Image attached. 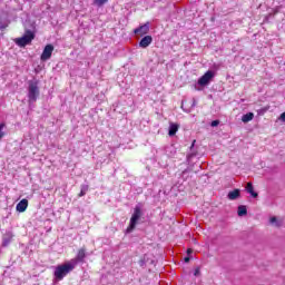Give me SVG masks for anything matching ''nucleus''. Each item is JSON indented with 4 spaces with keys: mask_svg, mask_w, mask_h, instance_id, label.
<instances>
[{
    "mask_svg": "<svg viewBox=\"0 0 285 285\" xmlns=\"http://www.w3.org/2000/svg\"><path fill=\"white\" fill-rule=\"evenodd\" d=\"M73 268H77V261H68L65 264L58 265L55 268L53 275L58 282H61L63 277L72 273Z\"/></svg>",
    "mask_w": 285,
    "mask_h": 285,
    "instance_id": "obj_1",
    "label": "nucleus"
},
{
    "mask_svg": "<svg viewBox=\"0 0 285 285\" xmlns=\"http://www.w3.org/2000/svg\"><path fill=\"white\" fill-rule=\"evenodd\" d=\"M36 33L30 29L24 30V35L20 38L14 39V43L19 46V48H26V46H30L32 40L35 39Z\"/></svg>",
    "mask_w": 285,
    "mask_h": 285,
    "instance_id": "obj_2",
    "label": "nucleus"
},
{
    "mask_svg": "<svg viewBox=\"0 0 285 285\" xmlns=\"http://www.w3.org/2000/svg\"><path fill=\"white\" fill-rule=\"evenodd\" d=\"M139 219H141V207L136 206L134 214L131 215L129 226L127 227V233H132V230H135Z\"/></svg>",
    "mask_w": 285,
    "mask_h": 285,
    "instance_id": "obj_3",
    "label": "nucleus"
},
{
    "mask_svg": "<svg viewBox=\"0 0 285 285\" xmlns=\"http://www.w3.org/2000/svg\"><path fill=\"white\" fill-rule=\"evenodd\" d=\"M213 79H215V71L208 70L198 79V86H208Z\"/></svg>",
    "mask_w": 285,
    "mask_h": 285,
    "instance_id": "obj_4",
    "label": "nucleus"
},
{
    "mask_svg": "<svg viewBox=\"0 0 285 285\" xmlns=\"http://www.w3.org/2000/svg\"><path fill=\"white\" fill-rule=\"evenodd\" d=\"M37 97H39V85H37V82H30L29 85L30 101H37Z\"/></svg>",
    "mask_w": 285,
    "mask_h": 285,
    "instance_id": "obj_5",
    "label": "nucleus"
},
{
    "mask_svg": "<svg viewBox=\"0 0 285 285\" xmlns=\"http://www.w3.org/2000/svg\"><path fill=\"white\" fill-rule=\"evenodd\" d=\"M52 52H55V46L47 45L40 56L41 61H48L52 57Z\"/></svg>",
    "mask_w": 285,
    "mask_h": 285,
    "instance_id": "obj_6",
    "label": "nucleus"
},
{
    "mask_svg": "<svg viewBox=\"0 0 285 285\" xmlns=\"http://www.w3.org/2000/svg\"><path fill=\"white\" fill-rule=\"evenodd\" d=\"M148 32H150V22H146L134 30V35H139V37H144V35H148Z\"/></svg>",
    "mask_w": 285,
    "mask_h": 285,
    "instance_id": "obj_7",
    "label": "nucleus"
},
{
    "mask_svg": "<svg viewBox=\"0 0 285 285\" xmlns=\"http://www.w3.org/2000/svg\"><path fill=\"white\" fill-rule=\"evenodd\" d=\"M83 259H86V248L82 247L78 250L77 256L75 258H72L71 261L76 262V266L78 263L83 262Z\"/></svg>",
    "mask_w": 285,
    "mask_h": 285,
    "instance_id": "obj_8",
    "label": "nucleus"
},
{
    "mask_svg": "<svg viewBox=\"0 0 285 285\" xmlns=\"http://www.w3.org/2000/svg\"><path fill=\"white\" fill-rule=\"evenodd\" d=\"M16 209L18 213H26V210L28 209V199L23 198L22 200H20L17 204Z\"/></svg>",
    "mask_w": 285,
    "mask_h": 285,
    "instance_id": "obj_9",
    "label": "nucleus"
},
{
    "mask_svg": "<svg viewBox=\"0 0 285 285\" xmlns=\"http://www.w3.org/2000/svg\"><path fill=\"white\" fill-rule=\"evenodd\" d=\"M153 43V36H145L140 41H139V47L140 48H148Z\"/></svg>",
    "mask_w": 285,
    "mask_h": 285,
    "instance_id": "obj_10",
    "label": "nucleus"
},
{
    "mask_svg": "<svg viewBox=\"0 0 285 285\" xmlns=\"http://www.w3.org/2000/svg\"><path fill=\"white\" fill-rule=\"evenodd\" d=\"M178 130H179V125L174 122L169 124V131H168L169 137H175Z\"/></svg>",
    "mask_w": 285,
    "mask_h": 285,
    "instance_id": "obj_11",
    "label": "nucleus"
},
{
    "mask_svg": "<svg viewBox=\"0 0 285 285\" xmlns=\"http://www.w3.org/2000/svg\"><path fill=\"white\" fill-rule=\"evenodd\" d=\"M246 191L252 195V197L257 198L258 194L255 191L254 187H253V183H247L246 185Z\"/></svg>",
    "mask_w": 285,
    "mask_h": 285,
    "instance_id": "obj_12",
    "label": "nucleus"
},
{
    "mask_svg": "<svg viewBox=\"0 0 285 285\" xmlns=\"http://www.w3.org/2000/svg\"><path fill=\"white\" fill-rule=\"evenodd\" d=\"M254 117H255V114H253V112L245 114L242 117V122L243 124H248V121H253Z\"/></svg>",
    "mask_w": 285,
    "mask_h": 285,
    "instance_id": "obj_13",
    "label": "nucleus"
},
{
    "mask_svg": "<svg viewBox=\"0 0 285 285\" xmlns=\"http://www.w3.org/2000/svg\"><path fill=\"white\" fill-rule=\"evenodd\" d=\"M227 197L232 202H235V199H237L239 197V189H234V190L229 191Z\"/></svg>",
    "mask_w": 285,
    "mask_h": 285,
    "instance_id": "obj_14",
    "label": "nucleus"
},
{
    "mask_svg": "<svg viewBox=\"0 0 285 285\" xmlns=\"http://www.w3.org/2000/svg\"><path fill=\"white\" fill-rule=\"evenodd\" d=\"M248 213V210L246 209V206L240 205L238 206V217H244V215H246Z\"/></svg>",
    "mask_w": 285,
    "mask_h": 285,
    "instance_id": "obj_15",
    "label": "nucleus"
},
{
    "mask_svg": "<svg viewBox=\"0 0 285 285\" xmlns=\"http://www.w3.org/2000/svg\"><path fill=\"white\" fill-rule=\"evenodd\" d=\"M269 224H272V226H282V220H278L277 217L273 216L269 219Z\"/></svg>",
    "mask_w": 285,
    "mask_h": 285,
    "instance_id": "obj_16",
    "label": "nucleus"
},
{
    "mask_svg": "<svg viewBox=\"0 0 285 285\" xmlns=\"http://www.w3.org/2000/svg\"><path fill=\"white\" fill-rule=\"evenodd\" d=\"M108 0H94V6H98V8H101V6H106V2Z\"/></svg>",
    "mask_w": 285,
    "mask_h": 285,
    "instance_id": "obj_17",
    "label": "nucleus"
},
{
    "mask_svg": "<svg viewBox=\"0 0 285 285\" xmlns=\"http://www.w3.org/2000/svg\"><path fill=\"white\" fill-rule=\"evenodd\" d=\"M4 128L6 124H0V139H3V137H6V132L3 131Z\"/></svg>",
    "mask_w": 285,
    "mask_h": 285,
    "instance_id": "obj_18",
    "label": "nucleus"
},
{
    "mask_svg": "<svg viewBox=\"0 0 285 285\" xmlns=\"http://www.w3.org/2000/svg\"><path fill=\"white\" fill-rule=\"evenodd\" d=\"M86 193H88V186L85 185L81 187L79 197H83L86 195Z\"/></svg>",
    "mask_w": 285,
    "mask_h": 285,
    "instance_id": "obj_19",
    "label": "nucleus"
},
{
    "mask_svg": "<svg viewBox=\"0 0 285 285\" xmlns=\"http://www.w3.org/2000/svg\"><path fill=\"white\" fill-rule=\"evenodd\" d=\"M212 128H216V126H219V120H214L210 124Z\"/></svg>",
    "mask_w": 285,
    "mask_h": 285,
    "instance_id": "obj_20",
    "label": "nucleus"
},
{
    "mask_svg": "<svg viewBox=\"0 0 285 285\" xmlns=\"http://www.w3.org/2000/svg\"><path fill=\"white\" fill-rule=\"evenodd\" d=\"M281 121H283V124H285V111L279 116Z\"/></svg>",
    "mask_w": 285,
    "mask_h": 285,
    "instance_id": "obj_21",
    "label": "nucleus"
},
{
    "mask_svg": "<svg viewBox=\"0 0 285 285\" xmlns=\"http://www.w3.org/2000/svg\"><path fill=\"white\" fill-rule=\"evenodd\" d=\"M6 28H8V26L2 23V22H0V30H6Z\"/></svg>",
    "mask_w": 285,
    "mask_h": 285,
    "instance_id": "obj_22",
    "label": "nucleus"
},
{
    "mask_svg": "<svg viewBox=\"0 0 285 285\" xmlns=\"http://www.w3.org/2000/svg\"><path fill=\"white\" fill-rule=\"evenodd\" d=\"M199 273H200V269H199V267H197V268L195 269V272H194L195 277H197V276L199 275Z\"/></svg>",
    "mask_w": 285,
    "mask_h": 285,
    "instance_id": "obj_23",
    "label": "nucleus"
},
{
    "mask_svg": "<svg viewBox=\"0 0 285 285\" xmlns=\"http://www.w3.org/2000/svg\"><path fill=\"white\" fill-rule=\"evenodd\" d=\"M190 262V257H185V263L188 264Z\"/></svg>",
    "mask_w": 285,
    "mask_h": 285,
    "instance_id": "obj_24",
    "label": "nucleus"
},
{
    "mask_svg": "<svg viewBox=\"0 0 285 285\" xmlns=\"http://www.w3.org/2000/svg\"><path fill=\"white\" fill-rule=\"evenodd\" d=\"M191 253H193L191 248L187 249V255H190Z\"/></svg>",
    "mask_w": 285,
    "mask_h": 285,
    "instance_id": "obj_25",
    "label": "nucleus"
},
{
    "mask_svg": "<svg viewBox=\"0 0 285 285\" xmlns=\"http://www.w3.org/2000/svg\"><path fill=\"white\" fill-rule=\"evenodd\" d=\"M3 246H8V242L4 240V242H3Z\"/></svg>",
    "mask_w": 285,
    "mask_h": 285,
    "instance_id": "obj_26",
    "label": "nucleus"
}]
</instances>
